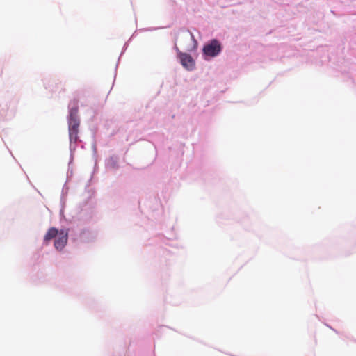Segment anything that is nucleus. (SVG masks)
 Wrapping results in <instances>:
<instances>
[{
    "label": "nucleus",
    "mask_w": 356,
    "mask_h": 356,
    "mask_svg": "<svg viewBox=\"0 0 356 356\" xmlns=\"http://www.w3.org/2000/svg\"><path fill=\"white\" fill-rule=\"evenodd\" d=\"M191 38L195 40L193 33H191Z\"/></svg>",
    "instance_id": "nucleus-9"
},
{
    "label": "nucleus",
    "mask_w": 356,
    "mask_h": 356,
    "mask_svg": "<svg viewBox=\"0 0 356 356\" xmlns=\"http://www.w3.org/2000/svg\"><path fill=\"white\" fill-rule=\"evenodd\" d=\"M60 232L55 227L50 228L46 233L44 241L47 243L58 235Z\"/></svg>",
    "instance_id": "nucleus-5"
},
{
    "label": "nucleus",
    "mask_w": 356,
    "mask_h": 356,
    "mask_svg": "<svg viewBox=\"0 0 356 356\" xmlns=\"http://www.w3.org/2000/svg\"><path fill=\"white\" fill-rule=\"evenodd\" d=\"M79 119L68 120L69 137L70 142L76 143L78 140Z\"/></svg>",
    "instance_id": "nucleus-3"
},
{
    "label": "nucleus",
    "mask_w": 356,
    "mask_h": 356,
    "mask_svg": "<svg viewBox=\"0 0 356 356\" xmlns=\"http://www.w3.org/2000/svg\"><path fill=\"white\" fill-rule=\"evenodd\" d=\"M222 51L221 42L217 39H212L204 44L202 48V56L205 60L217 57Z\"/></svg>",
    "instance_id": "nucleus-1"
},
{
    "label": "nucleus",
    "mask_w": 356,
    "mask_h": 356,
    "mask_svg": "<svg viewBox=\"0 0 356 356\" xmlns=\"http://www.w3.org/2000/svg\"><path fill=\"white\" fill-rule=\"evenodd\" d=\"M78 108H74L70 110L69 120L79 119L78 118Z\"/></svg>",
    "instance_id": "nucleus-6"
},
{
    "label": "nucleus",
    "mask_w": 356,
    "mask_h": 356,
    "mask_svg": "<svg viewBox=\"0 0 356 356\" xmlns=\"http://www.w3.org/2000/svg\"><path fill=\"white\" fill-rule=\"evenodd\" d=\"M180 56L177 58L180 64L187 71L191 72L195 69V61L193 57L187 53H179Z\"/></svg>",
    "instance_id": "nucleus-2"
},
{
    "label": "nucleus",
    "mask_w": 356,
    "mask_h": 356,
    "mask_svg": "<svg viewBox=\"0 0 356 356\" xmlns=\"http://www.w3.org/2000/svg\"><path fill=\"white\" fill-rule=\"evenodd\" d=\"M174 49L175 50L176 53H177V58L179 57L180 56V54L179 53H183L182 51H181L179 48L177 47V44H175V46H174Z\"/></svg>",
    "instance_id": "nucleus-7"
},
{
    "label": "nucleus",
    "mask_w": 356,
    "mask_h": 356,
    "mask_svg": "<svg viewBox=\"0 0 356 356\" xmlns=\"http://www.w3.org/2000/svg\"><path fill=\"white\" fill-rule=\"evenodd\" d=\"M68 240V234L64 230L60 231L58 237L54 241V247L58 250H62L66 245Z\"/></svg>",
    "instance_id": "nucleus-4"
},
{
    "label": "nucleus",
    "mask_w": 356,
    "mask_h": 356,
    "mask_svg": "<svg viewBox=\"0 0 356 356\" xmlns=\"http://www.w3.org/2000/svg\"><path fill=\"white\" fill-rule=\"evenodd\" d=\"M177 238V234H174V236H172V238H175H175Z\"/></svg>",
    "instance_id": "nucleus-8"
}]
</instances>
